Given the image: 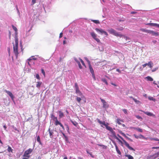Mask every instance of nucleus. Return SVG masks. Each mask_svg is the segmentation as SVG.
I'll return each instance as SVG.
<instances>
[{
    "mask_svg": "<svg viewBox=\"0 0 159 159\" xmlns=\"http://www.w3.org/2000/svg\"><path fill=\"white\" fill-rule=\"evenodd\" d=\"M18 40L17 37L15 36V44H14L13 43H12V44H13V52L14 54H15L16 58H18V55L19 54L18 49Z\"/></svg>",
    "mask_w": 159,
    "mask_h": 159,
    "instance_id": "obj_1",
    "label": "nucleus"
},
{
    "mask_svg": "<svg viewBox=\"0 0 159 159\" xmlns=\"http://www.w3.org/2000/svg\"><path fill=\"white\" fill-rule=\"evenodd\" d=\"M33 151V149L31 148H29L26 150L24 152L23 156L28 158H30V156L29 155Z\"/></svg>",
    "mask_w": 159,
    "mask_h": 159,
    "instance_id": "obj_2",
    "label": "nucleus"
},
{
    "mask_svg": "<svg viewBox=\"0 0 159 159\" xmlns=\"http://www.w3.org/2000/svg\"><path fill=\"white\" fill-rule=\"evenodd\" d=\"M108 31L111 34H113L116 36H120L121 35L116 32L115 30L112 29L108 30Z\"/></svg>",
    "mask_w": 159,
    "mask_h": 159,
    "instance_id": "obj_3",
    "label": "nucleus"
},
{
    "mask_svg": "<svg viewBox=\"0 0 159 159\" xmlns=\"http://www.w3.org/2000/svg\"><path fill=\"white\" fill-rule=\"evenodd\" d=\"M100 99L102 103L103 108L105 109L108 108L109 107L108 104L106 101L105 100L102 99L101 98H100Z\"/></svg>",
    "mask_w": 159,
    "mask_h": 159,
    "instance_id": "obj_4",
    "label": "nucleus"
},
{
    "mask_svg": "<svg viewBox=\"0 0 159 159\" xmlns=\"http://www.w3.org/2000/svg\"><path fill=\"white\" fill-rule=\"evenodd\" d=\"M89 69L90 70V71L92 75V77L93 78L94 80H95L96 79V77H95V74H94L93 70L91 65H89Z\"/></svg>",
    "mask_w": 159,
    "mask_h": 159,
    "instance_id": "obj_5",
    "label": "nucleus"
},
{
    "mask_svg": "<svg viewBox=\"0 0 159 159\" xmlns=\"http://www.w3.org/2000/svg\"><path fill=\"white\" fill-rule=\"evenodd\" d=\"M91 35L93 39H94L97 42L100 43V41L99 39L97 38V35L94 32H91Z\"/></svg>",
    "mask_w": 159,
    "mask_h": 159,
    "instance_id": "obj_6",
    "label": "nucleus"
},
{
    "mask_svg": "<svg viewBox=\"0 0 159 159\" xmlns=\"http://www.w3.org/2000/svg\"><path fill=\"white\" fill-rule=\"evenodd\" d=\"M95 30L98 32H99L102 34V33L104 34L106 36L108 35V34L105 31H104L102 29H99L98 28H96Z\"/></svg>",
    "mask_w": 159,
    "mask_h": 159,
    "instance_id": "obj_7",
    "label": "nucleus"
},
{
    "mask_svg": "<svg viewBox=\"0 0 159 159\" xmlns=\"http://www.w3.org/2000/svg\"><path fill=\"white\" fill-rule=\"evenodd\" d=\"M149 34H152V36H157L159 35L158 33L152 30H149Z\"/></svg>",
    "mask_w": 159,
    "mask_h": 159,
    "instance_id": "obj_8",
    "label": "nucleus"
},
{
    "mask_svg": "<svg viewBox=\"0 0 159 159\" xmlns=\"http://www.w3.org/2000/svg\"><path fill=\"white\" fill-rule=\"evenodd\" d=\"M4 91L6 92L11 98L12 99H13L14 98V96L12 93L10 91H7L6 90H5Z\"/></svg>",
    "mask_w": 159,
    "mask_h": 159,
    "instance_id": "obj_9",
    "label": "nucleus"
},
{
    "mask_svg": "<svg viewBox=\"0 0 159 159\" xmlns=\"http://www.w3.org/2000/svg\"><path fill=\"white\" fill-rule=\"evenodd\" d=\"M143 112L145 114H146V115L148 116H153L154 117H155V115L152 113L147 111H143Z\"/></svg>",
    "mask_w": 159,
    "mask_h": 159,
    "instance_id": "obj_10",
    "label": "nucleus"
},
{
    "mask_svg": "<svg viewBox=\"0 0 159 159\" xmlns=\"http://www.w3.org/2000/svg\"><path fill=\"white\" fill-rule=\"evenodd\" d=\"M125 145L127 147L129 150L135 151V150L132 147H130L129 144L127 143V142H125L124 143Z\"/></svg>",
    "mask_w": 159,
    "mask_h": 159,
    "instance_id": "obj_11",
    "label": "nucleus"
},
{
    "mask_svg": "<svg viewBox=\"0 0 159 159\" xmlns=\"http://www.w3.org/2000/svg\"><path fill=\"white\" fill-rule=\"evenodd\" d=\"M55 125L56 126L57 125H59L63 129H64V127L63 125L58 120H57L55 122Z\"/></svg>",
    "mask_w": 159,
    "mask_h": 159,
    "instance_id": "obj_12",
    "label": "nucleus"
},
{
    "mask_svg": "<svg viewBox=\"0 0 159 159\" xmlns=\"http://www.w3.org/2000/svg\"><path fill=\"white\" fill-rule=\"evenodd\" d=\"M48 131L49 134V136L50 138H52L53 137V130H51L50 128H49L48 129Z\"/></svg>",
    "mask_w": 159,
    "mask_h": 159,
    "instance_id": "obj_13",
    "label": "nucleus"
},
{
    "mask_svg": "<svg viewBox=\"0 0 159 159\" xmlns=\"http://www.w3.org/2000/svg\"><path fill=\"white\" fill-rule=\"evenodd\" d=\"M159 156V152L154 154L150 156V157H153V159H155Z\"/></svg>",
    "mask_w": 159,
    "mask_h": 159,
    "instance_id": "obj_14",
    "label": "nucleus"
},
{
    "mask_svg": "<svg viewBox=\"0 0 159 159\" xmlns=\"http://www.w3.org/2000/svg\"><path fill=\"white\" fill-rule=\"evenodd\" d=\"M115 144V148H116V150L117 152V153L119 154V155H121V152L119 150V149H118V148L117 146V145H116V143H115L114 144Z\"/></svg>",
    "mask_w": 159,
    "mask_h": 159,
    "instance_id": "obj_15",
    "label": "nucleus"
},
{
    "mask_svg": "<svg viewBox=\"0 0 159 159\" xmlns=\"http://www.w3.org/2000/svg\"><path fill=\"white\" fill-rule=\"evenodd\" d=\"M98 122L100 124H102L104 125L105 127L107 125V124H106V122L105 121H102L99 120H98Z\"/></svg>",
    "mask_w": 159,
    "mask_h": 159,
    "instance_id": "obj_16",
    "label": "nucleus"
},
{
    "mask_svg": "<svg viewBox=\"0 0 159 159\" xmlns=\"http://www.w3.org/2000/svg\"><path fill=\"white\" fill-rule=\"evenodd\" d=\"M12 27L13 29L15 31L16 36H17L16 35L17 34V28L16 27H15L13 25H12Z\"/></svg>",
    "mask_w": 159,
    "mask_h": 159,
    "instance_id": "obj_17",
    "label": "nucleus"
},
{
    "mask_svg": "<svg viewBox=\"0 0 159 159\" xmlns=\"http://www.w3.org/2000/svg\"><path fill=\"white\" fill-rule=\"evenodd\" d=\"M132 128L133 129H135V130H137V131H138L139 132H143V130L142 129H141L140 128L133 127Z\"/></svg>",
    "mask_w": 159,
    "mask_h": 159,
    "instance_id": "obj_18",
    "label": "nucleus"
},
{
    "mask_svg": "<svg viewBox=\"0 0 159 159\" xmlns=\"http://www.w3.org/2000/svg\"><path fill=\"white\" fill-rule=\"evenodd\" d=\"M107 125L106 126V129L107 130H109L111 132H112V131H113V129H112V128L108 126V124L107 123Z\"/></svg>",
    "mask_w": 159,
    "mask_h": 159,
    "instance_id": "obj_19",
    "label": "nucleus"
},
{
    "mask_svg": "<svg viewBox=\"0 0 159 159\" xmlns=\"http://www.w3.org/2000/svg\"><path fill=\"white\" fill-rule=\"evenodd\" d=\"M116 122L119 125H120L121 124L120 122H123V121L122 120H120V119H117L116 120Z\"/></svg>",
    "mask_w": 159,
    "mask_h": 159,
    "instance_id": "obj_20",
    "label": "nucleus"
},
{
    "mask_svg": "<svg viewBox=\"0 0 159 159\" xmlns=\"http://www.w3.org/2000/svg\"><path fill=\"white\" fill-rule=\"evenodd\" d=\"M37 83V84H36V87L37 88H39L42 84V82H38Z\"/></svg>",
    "mask_w": 159,
    "mask_h": 159,
    "instance_id": "obj_21",
    "label": "nucleus"
},
{
    "mask_svg": "<svg viewBox=\"0 0 159 159\" xmlns=\"http://www.w3.org/2000/svg\"><path fill=\"white\" fill-rule=\"evenodd\" d=\"M125 156L128 158V159H134V157L131 155L129 154H125Z\"/></svg>",
    "mask_w": 159,
    "mask_h": 159,
    "instance_id": "obj_22",
    "label": "nucleus"
},
{
    "mask_svg": "<svg viewBox=\"0 0 159 159\" xmlns=\"http://www.w3.org/2000/svg\"><path fill=\"white\" fill-rule=\"evenodd\" d=\"M153 63L152 61H149L147 63V65L152 68V67Z\"/></svg>",
    "mask_w": 159,
    "mask_h": 159,
    "instance_id": "obj_23",
    "label": "nucleus"
},
{
    "mask_svg": "<svg viewBox=\"0 0 159 159\" xmlns=\"http://www.w3.org/2000/svg\"><path fill=\"white\" fill-rule=\"evenodd\" d=\"M140 30L143 32H146L148 33H149V30H146L144 29H140Z\"/></svg>",
    "mask_w": 159,
    "mask_h": 159,
    "instance_id": "obj_24",
    "label": "nucleus"
},
{
    "mask_svg": "<svg viewBox=\"0 0 159 159\" xmlns=\"http://www.w3.org/2000/svg\"><path fill=\"white\" fill-rule=\"evenodd\" d=\"M121 134L123 136L125 137L127 139L129 140L130 141L132 142L133 141L130 138L127 137L124 133H122Z\"/></svg>",
    "mask_w": 159,
    "mask_h": 159,
    "instance_id": "obj_25",
    "label": "nucleus"
},
{
    "mask_svg": "<svg viewBox=\"0 0 159 159\" xmlns=\"http://www.w3.org/2000/svg\"><path fill=\"white\" fill-rule=\"evenodd\" d=\"M157 24L156 23H149L147 24L148 25H149L150 26H156L157 25Z\"/></svg>",
    "mask_w": 159,
    "mask_h": 159,
    "instance_id": "obj_26",
    "label": "nucleus"
},
{
    "mask_svg": "<svg viewBox=\"0 0 159 159\" xmlns=\"http://www.w3.org/2000/svg\"><path fill=\"white\" fill-rule=\"evenodd\" d=\"M146 79H147V80L149 81H152L153 80V79L151 77L148 76L146 77Z\"/></svg>",
    "mask_w": 159,
    "mask_h": 159,
    "instance_id": "obj_27",
    "label": "nucleus"
},
{
    "mask_svg": "<svg viewBox=\"0 0 159 159\" xmlns=\"http://www.w3.org/2000/svg\"><path fill=\"white\" fill-rule=\"evenodd\" d=\"M37 142H38L41 145L42 143L40 141V136L39 135H38L37 136Z\"/></svg>",
    "mask_w": 159,
    "mask_h": 159,
    "instance_id": "obj_28",
    "label": "nucleus"
},
{
    "mask_svg": "<svg viewBox=\"0 0 159 159\" xmlns=\"http://www.w3.org/2000/svg\"><path fill=\"white\" fill-rule=\"evenodd\" d=\"M59 116L60 118H62L64 116V114L63 112H62L61 111H59Z\"/></svg>",
    "mask_w": 159,
    "mask_h": 159,
    "instance_id": "obj_29",
    "label": "nucleus"
},
{
    "mask_svg": "<svg viewBox=\"0 0 159 159\" xmlns=\"http://www.w3.org/2000/svg\"><path fill=\"white\" fill-rule=\"evenodd\" d=\"M76 94H77L78 95L80 96L81 98H82L84 97V96L83 95L82 93L80 91V92H79V93H77Z\"/></svg>",
    "mask_w": 159,
    "mask_h": 159,
    "instance_id": "obj_30",
    "label": "nucleus"
},
{
    "mask_svg": "<svg viewBox=\"0 0 159 159\" xmlns=\"http://www.w3.org/2000/svg\"><path fill=\"white\" fill-rule=\"evenodd\" d=\"M52 120L55 122L57 120H58L57 117H55L54 116L52 115Z\"/></svg>",
    "mask_w": 159,
    "mask_h": 159,
    "instance_id": "obj_31",
    "label": "nucleus"
},
{
    "mask_svg": "<svg viewBox=\"0 0 159 159\" xmlns=\"http://www.w3.org/2000/svg\"><path fill=\"white\" fill-rule=\"evenodd\" d=\"M98 145L99 146L102 147V148L103 149H107V146L105 145H103L102 144H98Z\"/></svg>",
    "mask_w": 159,
    "mask_h": 159,
    "instance_id": "obj_32",
    "label": "nucleus"
},
{
    "mask_svg": "<svg viewBox=\"0 0 159 159\" xmlns=\"http://www.w3.org/2000/svg\"><path fill=\"white\" fill-rule=\"evenodd\" d=\"M13 149H12L9 146H8L7 151L8 152H12Z\"/></svg>",
    "mask_w": 159,
    "mask_h": 159,
    "instance_id": "obj_33",
    "label": "nucleus"
},
{
    "mask_svg": "<svg viewBox=\"0 0 159 159\" xmlns=\"http://www.w3.org/2000/svg\"><path fill=\"white\" fill-rule=\"evenodd\" d=\"M91 21L96 24H99L100 22L98 20H91Z\"/></svg>",
    "mask_w": 159,
    "mask_h": 159,
    "instance_id": "obj_34",
    "label": "nucleus"
},
{
    "mask_svg": "<svg viewBox=\"0 0 159 159\" xmlns=\"http://www.w3.org/2000/svg\"><path fill=\"white\" fill-rule=\"evenodd\" d=\"M81 98H81V97L80 98L78 97H77L76 100L79 103H80L81 100Z\"/></svg>",
    "mask_w": 159,
    "mask_h": 159,
    "instance_id": "obj_35",
    "label": "nucleus"
},
{
    "mask_svg": "<svg viewBox=\"0 0 159 159\" xmlns=\"http://www.w3.org/2000/svg\"><path fill=\"white\" fill-rule=\"evenodd\" d=\"M102 82L105 83L106 84H107V85H108V83L107 82V80L105 79H104V78L102 79Z\"/></svg>",
    "mask_w": 159,
    "mask_h": 159,
    "instance_id": "obj_36",
    "label": "nucleus"
},
{
    "mask_svg": "<svg viewBox=\"0 0 159 159\" xmlns=\"http://www.w3.org/2000/svg\"><path fill=\"white\" fill-rule=\"evenodd\" d=\"M133 100L137 104H139L141 103L138 100H137L135 98H133Z\"/></svg>",
    "mask_w": 159,
    "mask_h": 159,
    "instance_id": "obj_37",
    "label": "nucleus"
},
{
    "mask_svg": "<svg viewBox=\"0 0 159 159\" xmlns=\"http://www.w3.org/2000/svg\"><path fill=\"white\" fill-rule=\"evenodd\" d=\"M71 122L72 123V124L74 125L76 127L78 125V123L75 121L74 122L72 121H71Z\"/></svg>",
    "mask_w": 159,
    "mask_h": 159,
    "instance_id": "obj_38",
    "label": "nucleus"
},
{
    "mask_svg": "<svg viewBox=\"0 0 159 159\" xmlns=\"http://www.w3.org/2000/svg\"><path fill=\"white\" fill-rule=\"evenodd\" d=\"M80 60L81 63H82V64L85 67H86V66H85V64L84 61H83L81 58H80Z\"/></svg>",
    "mask_w": 159,
    "mask_h": 159,
    "instance_id": "obj_39",
    "label": "nucleus"
},
{
    "mask_svg": "<svg viewBox=\"0 0 159 159\" xmlns=\"http://www.w3.org/2000/svg\"><path fill=\"white\" fill-rule=\"evenodd\" d=\"M117 136L123 141L124 143L126 142L120 136L119 134H117Z\"/></svg>",
    "mask_w": 159,
    "mask_h": 159,
    "instance_id": "obj_40",
    "label": "nucleus"
},
{
    "mask_svg": "<svg viewBox=\"0 0 159 159\" xmlns=\"http://www.w3.org/2000/svg\"><path fill=\"white\" fill-rule=\"evenodd\" d=\"M148 98L150 100H152L154 101H155V99L154 98L152 97H148Z\"/></svg>",
    "mask_w": 159,
    "mask_h": 159,
    "instance_id": "obj_41",
    "label": "nucleus"
},
{
    "mask_svg": "<svg viewBox=\"0 0 159 159\" xmlns=\"http://www.w3.org/2000/svg\"><path fill=\"white\" fill-rule=\"evenodd\" d=\"M135 117L138 119L142 120L143 119L139 115H136Z\"/></svg>",
    "mask_w": 159,
    "mask_h": 159,
    "instance_id": "obj_42",
    "label": "nucleus"
},
{
    "mask_svg": "<svg viewBox=\"0 0 159 159\" xmlns=\"http://www.w3.org/2000/svg\"><path fill=\"white\" fill-rule=\"evenodd\" d=\"M75 89H79L77 83H75Z\"/></svg>",
    "mask_w": 159,
    "mask_h": 159,
    "instance_id": "obj_43",
    "label": "nucleus"
},
{
    "mask_svg": "<svg viewBox=\"0 0 159 159\" xmlns=\"http://www.w3.org/2000/svg\"><path fill=\"white\" fill-rule=\"evenodd\" d=\"M85 59L86 60V61H87L88 63V65H89H89H91V64L90 62L88 60V59L87 58H86V57L85 58Z\"/></svg>",
    "mask_w": 159,
    "mask_h": 159,
    "instance_id": "obj_44",
    "label": "nucleus"
},
{
    "mask_svg": "<svg viewBox=\"0 0 159 159\" xmlns=\"http://www.w3.org/2000/svg\"><path fill=\"white\" fill-rule=\"evenodd\" d=\"M36 0H32V4L31 5H33L35 3H36Z\"/></svg>",
    "mask_w": 159,
    "mask_h": 159,
    "instance_id": "obj_45",
    "label": "nucleus"
},
{
    "mask_svg": "<svg viewBox=\"0 0 159 159\" xmlns=\"http://www.w3.org/2000/svg\"><path fill=\"white\" fill-rule=\"evenodd\" d=\"M36 77L39 80L40 79V77L39 74H36Z\"/></svg>",
    "mask_w": 159,
    "mask_h": 159,
    "instance_id": "obj_46",
    "label": "nucleus"
},
{
    "mask_svg": "<svg viewBox=\"0 0 159 159\" xmlns=\"http://www.w3.org/2000/svg\"><path fill=\"white\" fill-rule=\"evenodd\" d=\"M12 128L14 129L16 131H17L18 132H19V131L17 129L16 127H15L14 126H12Z\"/></svg>",
    "mask_w": 159,
    "mask_h": 159,
    "instance_id": "obj_47",
    "label": "nucleus"
},
{
    "mask_svg": "<svg viewBox=\"0 0 159 159\" xmlns=\"http://www.w3.org/2000/svg\"><path fill=\"white\" fill-rule=\"evenodd\" d=\"M122 110H123V111L124 112L125 114H127V110L126 109H123Z\"/></svg>",
    "mask_w": 159,
    "mask_h": 159,
    "instance_id": "obj_48",
    "label": "nucleus"
},
{
    "mask_svg": "<svg viewBox=\"0 0 159 159\" xmlns=\"http://www.w3.org/2000/svg\"><path fill=\"white\" fill-rule=\"evenodd\" d=\"M151 140H154L155 141H159V139L157 138H152L151 139Z\"/></svg>",
    "mask_w": 159,
    "mask_h": 159,
    "instance_id": "obj_49",
    "label": "nucleus"
},
{
    "mask_svg": "<svg viewBox=\"0 0 159 159\" xmlns=\"http://www.w3.org/2000/svg\"><path fill=\"white\" fill-rule=\"evenodd\" d=\"M41 72L43 75L45 76V72L43 69H41Z\"/></svg>",
    "mask_w": 159,
    "mask_h": 159,
    "instance_id": "obj_50",
    "label": "nucleus"
},
{
    "mask_svg": "<svg viewBox=\"0 0 159 159\" xmlns=\"http://www.w3.org/2000/svg\"><path fill=\"white\" fill-rule=\"evenodd\" d=\"M80 91L79 89H75V93H79V92H80Z\"/></svg>",
    "mask_w": 159,
    "mask_h": 159,
    "instance_id": "obj_51",
    "label": "nucleus"
},
{
    "mask_svg": "<svg viewBox=\"0 0 159 159\" xmlns=\"http://www.w3.org/2000/svg\"><path fill=\"white\" fill-rule=\"evenodd\" d=\"M153 149H159V147H154L152 148Z\"/></svg>",
    "mask_w": 159,
    "mask_h": 159,
    "instance_id": "obj_52",
    "label": "nucleus"
},
{
    "mask_svg": "<svg viewBox=\"0 0 159 159\" xmlns=\"http://www.w3.org/2000/svg\"><path fill=\"white\" fill-rule=\"evenodd\" d=\"M78 65L79 66V67L80 69H82V67L80 63L79 64H78Z\"/></svg>",
    "mask_w": 159,
    "mask_h": 159,
    "instance_id": "obj_53",
    "label": "nucleus"
},
{
    "mask_svg": "<svg viewBox=\"0 0 159 159\" xmlns=\"http://www.w3.org/2000/svg\"><path fill=\"white\" fill-rule=\"evenodd\" d=\"M63 36V33L62 32H61L60 33V35H59V38H61Z\"/></svg>",
    "mask_w": 159,
    "mask_h": 159,
    "instance_id": "obj_54",
    "label": "nucleus"
},
{
    "mask_svg": "<svg viewBox=\"0 0 159 159\" xmlns=\"http://www.w3.org/2000/svg\"><path fill=\"white\" fill-rule=\"evenodd\" d=\"M134 136L136 139H138L139 138V137L137 135L135 134H134Z\"/></svg>",
    "mask_w": 159,
    "mask_h": 159,
    "instance_id": "obj_55",
    "label": "nucleus"
},
{
    "mask_svg": "<svg viewBox=\"0 0 159 159\" xmlns=\"http://www.w3.org/2000/svg\"><path fill=\"white\" fill-rule=\"evenodd\" d=\"M66 129H67V132H69V126H68V125H66Z\"/></svg>",
    "mask_w": 159,
    "mask_h": 159,
    "instance_id": "obj_56",
    "label": "nucleus"
},
{
    "mask_svg": "<svg viewBox=\"0 0 159 159\" xmlns=\"http://www.w3.org/2000/svg\"><path fill=\"white\" fill-rule=\"evenodd\" d=\"M147 65V63H145V64H143L142 66L143 68L145 67Z\"/></svg>",
    "mask_w": 159,
    "mask_h": 159,
    "instance_id": "obj_57",
    "label": "nucleus"
},
{
    "mask_svg": "<svg viewBox=\"0 0 159 159\" xmlns=\"http://www.w3.org/2000/svg\"><path fill=\"white\" fill-rule=\"evenodd\" d=\"M139 136H140V137H139V138H144V136L142 134H140L139 135Z\"/></svg>",
    "mask_w": 159,
    "mask_h": 159,
    "instance_id": "obj_58",
    "label": "nucleus"
},
{
    "mask_svg": "<svg viewBox=\"0 0 159 159\" xmlns=\"http://www.w3.org/2000/svg\"><path fill=\"white\" fill-rule=\"evenodd\" d=\"M61 133H62L63 136L65 138H66V137L67 136L65 135V134L63 133L62 131H61Z\"/></svg>",
    "mask_w": 159,
    "mask_h": 159,
    "instance_id": "obj_59",
    "label": "nucleus"
},
{
    "mask_svg": "<svg viewBox=\"0 0 159 159\" xmlns=\"http://www.w3.org/2000/svg\"><path fill=\"white\" fill-rule=\"evenodd\" d=\"M116 70L117 71L119 72V73H121V70H120L119 69H117Z\"/></svg>",
    "mask_w": 159,
    "mask_h": 159,
    "instance_id": "obj_60",
    "label": "nucleus"
},
{
    "mask_svg": "<svg viewBox=\"0 0 159 159\" xmlns=\"http://www.w3.org/2000/svg\"><path fill=\"white\" fill-rule=\"evenodd\" d=\"M111 84L114 86H117V85H116V84H115L113 83H111Z\"/></svg>",
    "mask_w": 159,
    "mask_h": 159,
    "instance_id": "obj_61",
    "label": "nucleus"
},
{
    "mask_svg": "<svg viewBox=\"0 0 159 159\" xmlns=\"http://www.w3.org/2000/svg\"><path fill=\"white\" fill-rule=\"evenodd\" d=\"M65 138L66 141L67 142L68 141V139L67 137H66V138Z\"/></svg>",
    "mask_w": 159,
    "mask_h": 159,
    "instance_id": "obj_62",
    "label": "nucleus"
},
{
    "mask_svg": "<svg viewBox=\"0 0 159 159\" xmlns=\"http://www.w3.org/2000/svg\"><path fill=\"white\" fill-rule=\"evenodd\" d=\"M89 154L90 155V156L92 157H94V156H93V155L91 153H90Z\"/></svg>",
    "mask_w": 159,
    "mask_h": 159,
    "instance_id": "obj_63",
    "label": "nucleus"
},
{
    "mask_svg": "<svg viewBox=\"0 0 159 159\" xmlns=\"http://www.w3.org/2000/svg\"><path fill=\"white\" fill-rule=\"evenodd\" d=\"M66 40H64L63 41V43L64 44H66Z\"/></svg>",
    "mask_w": 159,
    "mask_h": 159,
    "instance_id": "obj_64",
    "label": "nucleus"
}]
</instances>
